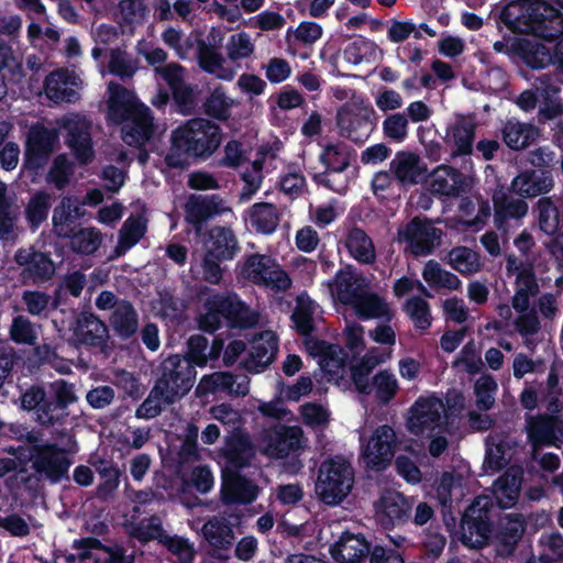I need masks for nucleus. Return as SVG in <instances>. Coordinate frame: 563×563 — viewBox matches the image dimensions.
I'll use <instances>...</instances> for the list:
<instances>
[{
    "label": "nucleus",
    "mask_w": 563,
    "mask_h": 563,
    "mask_svg": "<svg viewBox=\"0 0 563 563\" xmlns=\"http://www.w3.org/2000/svg\"><path fill=\"white\" fill-rule=\"evenodd\" d=\"M356 156V151L342 141L327 143L318 157L324 169L312 175L313 183L333 192L343 194L349 184L345 172Z\"/></svg>",
    "instance_id": "39448f33"
},
{
    "label": "nucleus",
    "mask_w": 563,
    "mask_h": 563,
    "mask_svg": "<svg viewBox=\"0 0 563 563\" xmlns=\"http://www.w3.org/2000/svg\"><path fill=\"white\" fill-rule=\"evenodd\" d=\"M377 113L373 107H342L336 114V125L342 137L363 144L376 126Z\"/></svg>",
    "instance_id": "4468645a"
},
{
    "label": "nucleus",
    "mask_w": 563,
    "mask_h": 563,
    "mask_svg": "<svg viewBox=\"0 0 563 563\" xmlns=\"http://www.w3.org/2000/svg\"><path fill=\"white\" fill-rule=\"evenodd\" d=\"M563 44V40L558 42L554 53L542 43L528 38H515V46L512 52L517 56L516 59L521 60L527 67L531 69H543L554 60L559 66L558 47ZM562 69V67H560Z\"/></svg>",
    "instance_id": "cd10ccee"
},
{
    "label": "nucleus",
    "mask_w": 563,
    "mask_h": 563,
    "mask_svg": "<svg viewBox=\"0 0 563 563\" xmlns=\"http://www.w3.org/2000/svg\"><path fill=\"white\" fill-rule=\"evenodd\" d=\"M10 339L16 344L33 345L37 340V334L32 322L26 317L19 314L12 320Z\"/></svg>",
    "instance_id": "338daca9"
},
{
    "label": "nucleus",
    "mask_w": 563,
    "mask_h": 563,
    "mask_svg": "<svg viewBox=\"0 0 563 563\" xmlns=\"http://www.w3.org/2000/svg\"><path fill=\"white\" fill-rule=\"evenodd\" d=\"M206 247L209 253L224 260H233L240 250L238 239L230 228L213 227L207 233Z\"/></svg>",
    "instance_id": "79ce46f5"
},
{
    "label": "nucleus",
    "mask_w": 563,
    "mask_h": 563,
    "mask_svg": "<svg viewBox=\"0 0 563 563\" xmlns=\"http://www.w3.org/2000/svg\"><path fill=\"white\" fill-rule=\"evenodd\" d=\"M63 126L67 130L66 144L78 164H90L95 158V151L89 128L77 120H67Z\"/></svg>",
    "instance_id": "2f4dec72"
},
{
    "label": "nucleus",
    "mask_w": 563,
    "mask_h": 563,
    "mask_svg": "<svg viewBox=\"0 0 563 563\" xmlns=\"http://www.w3.org/2000/svg\"><path fill=\"white\" fill-rule=\"evenodd\" d=\"M496 10L497 7L490 14L499 31L503 26L512 33L526 31L549 42L563 34V13L545 0L510 1L498 12Z\"/></svg>",
    "instance_id": "f257e3e1"
},
{
    "label": "nucleus",
    "mask_w": 563,
    "mask_h": 563,
    "mask_svg": "<svg viewBox=\"0 0 563 563\" xmlns=\"http://www.w3.org/2000/svg\"><path fill=\"white\" fill-rule=\"evenodd\" d=\"M390 550L373 545L363 533L346 529L330 545L329 552L336 563H388Z\"/></svg>",
    "instance_id": "0eeeda50"
},
{
    "label": "nucleus",
    "mask_w": 563,
    "mask_h": 563,
    "mask_svg": "<svg viewBox=\"0 0 563 563\" xmlns=\"http://www.w3.org/2000/svg\"><path fill=\"white\" fill-rule=\"evenodd\" d=\"M526 531V521L521 515H509L498 531V542L505 552L512 553Z\"/></svg>",
    "instance_id": "603ef678"
},
{
    "label": "nucleus",
    "mask_w": 563,
    "mask_h": 563,
    "mask_svg": "<svg viewBox=\"0 0 563 563\" xmlns=\"http://www.w3.org/2000/svg\"><path fill=\"white\" fill-rule=\"evenodd\" d=\"M30 461L35 478L51 484L68 479L69 467L73 464L68 452L56 443L32 445Z\"/></svg>",
    "instance_id": "9d476101"
},
{
    "label": "nucleus",
    "mask_w": 563,
    "mask_h": 563,
    "mask_svg": "<svg viewBox=\"0 0 563 563\" xmlns=\"http://www.w3.org/2000/svg\"><path fill=\"white\" fill-rule=\"evenodd\" d=\"M198 328L214 333L224 324L229 329L246 330L257 323V314L234 291H213L202 303Z\"/></svg>",
    "instance_id": "7ed1b4c3"
},
{
    "label": "nucleus",
    "mask_w": 563,
    "mask_h": 563,
    "mask_svg": "<svg viewBox=\"0 0 563 563\" xmlns=\"http://www.w3.org/2000/svg\"><path fill=\"white\" fill-rule=\"evenodd\" d=\"M202 534L214 550H229L234 539L233 530L225 518L212 517L202 526Z\"/></svg>",
    "instance_id": "49530a36"
},
{
    "label": "nucleus",
    "mask_w": 563,
    "mask_h": 563,
    "mask_svg": "<svg viewBox=\"0 0 563 563\" xmlns=\"http://www.w3.org/2000/svg\"><path fill=\"white\" fill-rule=\"evenodd\" d=\"M222 128L208 119L194 118L177 126L170 136L165 163L170 168H187L190 162H206L221 146Z\"/></svg>",
    "instance_id": "f03ea898"
},
{
    "label": "nucleus",
    "mask_w": 563,
    "mask_h": 563,
    "mask_svg": "<svg viewBox=\"0 0 563 563\" xmlns=\"http://www.w3.org/2000/svg\"><path fill=\"white\" fill-rule=\"evenodd\" d=\"M122 140L129 146L141 147L154 134V118L151 109L145 106L131 119L122 123Z\"/></svg>",
    "instance_id": "72a5a7b5"
},
{
    "label": "nucleus",
    "mask_w": 563,
    "mask_h": 563,
    "mask_svg": "<svg viewBox=\"0 0 563 563\" xmlns=\"http://www.w3.org/2000/svg\"><path fill=\"white\" fill-rule=\"evenodd\" d=\"M73 174V162L68 159L66 154H58L53 159L46 179L49 184H53L56 189L63 190L68 186Z\"/></svg>",
    "instance_id": "bf43d9fd"
},
{
    "label": "nucleus",
    "mask_w": 563,
    "mask_h": 563,
    "mask_svg": "<svg viewBox=\"0 0 563 563\" xmlns=\"http://www.w3.org/2000/svg\"><path fill=\"white\" fill-rule=\"evenodd\" d=\"M246 212L251 228L258 234H273L280 221L277 207L271 202H256Z\"/></svg>",
    "instance_id": "ea45409f"
},
{
    "label": "nucleus",
    "mask_w": 563,
    "mask_h": 563,
    "mask_svg": "<svg viewBox=\"0 0 563 563\" xmlns=\"http://www.w3.org/2000/svg\"><path fill=\"white\" fill-rule=\"evenodd\" d=\"M177 475L180 479L177 493L179 495H187L195 489L199 494L209 493L214 484L213 474L208 465H198L186 473L183 467H179Z\"/></svg>",
    "instance_id": "37998d69"
},
{
    "label": "nucleus",
    "mask_w": 563,
    "mask_h": 563,
    "mask_svg": "<svg viewBox=\"0 0 563 563\" xmlns=\"http://www.w3.org/2000/svg\"><path fill=\"white\" fill-rule=\"evenodd\" d=\"M528 440L534 449L560 446L563 440V419L555 415L539 413L527 419Z\"/></svg>",
    "instance_id": "aec40b11"
},
{
    "label": "nucleus",
    "mask_w": 563,
    "mask_h": 563,
    "mask_svg": "<svg viewBox=\"0 0 563 563\" xmlns=\"http://www.w3.org/2000/svg\"><path fill=\"white\" fill-rule=\"evenodd\" d=\"M474 140L475 125L462 119L448 129L445 142L451 147V155L456 157L472 154Z\"/></svg>",
    "instance_id": "c03bdc74"
},
{
    "label": "nucleus",
    "mask_w": 563,
    "mask_h": 563,
    "mask_svg": "<svg viewBox=\"0 0 563 563\" xmlns=\"http://www.w3.org/2000/svg\"><path fill=\"white\" fill-rule=\"evenodd\" d=\"M51 208L52 195L47 191L38 190L31 196L25 207V219L33 231L47 220Z\"/></svg>",
    "instance_id": "8fccbe9b"
},
{
    "label": "nucleus",
    "mask_w": 563,
    "mask_h": 563,
    "mask_svg": "<svg viewBox=\"0 0 563 563\" xmlns=\"http://www.w3.org/2000/svg\"><path fill=\"white\" fill-rule=\"evenodd\" d=\"M539 228L547 234H553L559 229V210L549 197H542L537 203Z\"/></svg>",
    "instance_id": "680f3d73"
},
{
    "label": "nucleus",
    "mask_w": 563,
    "mask_h": 563,
    "mask_svg": "<svg viewBox=\"0 0 563 563\" xmlns=\"http://www.w3.org/2000/svg\"><path fill=\"white\" fill-rule=\"evenodd\" d=\"M250 391V379L246 375H233L230 372H214L203 375L197 386L199 395L227 394L246 396Z\"/></svg>",
    "instance_id": "393cba45"
},
{
    "label": "nucleus",
    "mask_w": 563,
    "mask_h": 563,
    "mask_svg": "<svg viewBox=\"0 0 563 563\" xmlns=\"http://www.w3.org/2000/svg\"><path fill=\"white\" fill-rule=\"evenodd\" d=\"M101 482L98 484L96 494L99 499H108L119 487L121 471L110 462H101L97 468Z\"/></svg>",
    "instance_id": "4d7b16f0"
},
{
    "label": "nucleus",
    "mask_w": 563,
    "mask_h": 563,
    "mask_svg": "<svg viewBox=\"0 0 563 563\" xmlns=\"http://www.w3.org/2000/svg\"><path fill=\"white\" fill-rule=\"evenodd\" d=\"M492 501L478 497L463 512L460 521L461 543L468 549H482L489 543L493 531Z\"/></svg>",
    "instance_id": "1a4fd4ad"
},
{
    "label": "nucleus",
    "mask_w": 563,
    "mask_h": 563,
    "mask_svg": "<svg viewBox=\"0 0 563 563\" xmlns=\"http://www.w3.org/2000/svg\"><path fill=\"white\" fill-rule=\"evenodd\" d=\"M136 69V64L132 60L125 51L120 48L111 49L109 71L112 75L122 79L130 78L135 74Z\"/></svg>",
    "instance_id": "774afa93"
},
{
    "label": "nucleus",
    "mask_w": 563,
    "mask_h": 563,
    "mask_svg": "<svg viewBox=\"0 0 563 563\" xmlns=\"http://www.w3.org/2000/svg\"><path fill=\"white\" fill-rule=\"evenodd\" d=\"M154 394L174 404L186 396L196 380V368L179 354L169 355L158 365Z\"/></svg>",
    "instance_id": "423d86ee"
},
{
    "label": "nucleus",
    "mask_w": 563,
    "mask_h": 563,
    "mask_svg": "<svg viewBox=\"0 0 563 563\" xmlns=\"http://www.w3.org/2000/svg\"><path fill=\"white\" fill-rule=\"evenodd\" d=\"M231 211L224 199L218 195H190L184 206L185 221L201 235L209 220Z\"/></svg>",
    "instance_id": "2eb2a0df"
},
{
    "label": "nucleus",
    "mask_w": 563,
    "mask_h": 563,
    "mask_svg": "<svg viewBox=\"0 0 563 563\" xmlns=\"http://www.w3.org/2000/svg\"><path fill=\"white\" fill-rule=\"evenodd\" d=\"M322 33V26L313 21H302L296 29L289 27L285 37L287 52L296 55L297 43L311 46L321 38Z\"/></svg>",
    "instance_id": "de8ad7c7"
},
{
    "label": "nucleus",
    "mask_w": 563,
    "mask_h": 563,
    "mask_svg": "<svg viewBox=\"0 0 563 563\" xmlns=\"http://www.w3.org/2000/svg\"><path fill=\"white\" fill-rule=\"evenodd\" d=\"M66 239L69 240V249L78 255H92L102 243L100 230L92 227L79 228Z\"/></svg>",
    "instance_id": "09e8293b"
},
{
    "label": "nucleus",
    "mask_w": 563,
    "mask_h": 563,
    "mask_svg": "<svg viewBox=\"0 0 563 563\" xmlns=\"http://www.w3.org/2000/svg\"><path fill=\"white\" fill-rule=\"evenodd\" d=\"M554 185L551 169L534 168L523 169L510 183L512 192L523 199L547 195L554 188Z\"/></svg>",
    "instance_id": "b1692460"
},
{
    "label": "nucleus",
    "mask_w": 563,
    "mask_h": 563,
    "mask_svg": "<svg viewBox=\"0 0 563 563\" xmlns=\"http://www.w3.org/2000/svg\"><path fill=\"white\" fill-rule=\"evenodd\" d=\"M340 243L346 249L349 255L363 265L374 264L376 250L372 238L357 225L344 230Z\"/></svg>",
    "instance_id": "473e14b6"
},
{
    "label": "nucleus",
    "mask_w": 563,
    "mask_h": 563,
    "mask_svg": "<svg viewBox=\"0 0 563 563\" xmlns=\"http://www.w3.org/2000/svg\"><path fill=\"white\" fill-rule=\"evenodd\" d=\"M396 443L394 429L388 424L379 426L363 451L366 466L377 472L385 470L395 455Z\"/></svg>",
    "instance_id": "a211bd4d"
},
{
    "label": "nucleus",
    "mask_w": 563,
    "mask_h": 563,
    "mask_svg": "<svg viewBox=\"0 0 563 563\" xmlns=\"http://www.w3.org/2000/svg\"><path fill=\"white\" fill-rule=\"evenodd\" d=\"M376 512L385 529L402 526L411 519L412 501L398 492L383 494L376 504Z\"/></svg>",
    "instance_id": "4be33fe9"
},
{
    "label": "nucleus",
    "mask_w": 563,
    "mask_h": 563,
    "mask_svg": "<svg viewBox=\"0 0 563 563\" xmlns=\"http://www.w3.org/2000/svg\"><path fill=\"white\" fill-rule=\"evenodd\" d=\"M352 486L353 471L346 461L330 459L322 462L316 483V492L322 503L329 506L340 504L351 492Z\"/></svg>",
    "instance_id": "6e6552de"
},
{
    "label": "nucleus",
    "mask_w": 563,
    "mask_h": 563,
    "mask_svg": "<svg viewBox=\"0 0 563 563\" xmlns=\"http://www.w3.org/2000/svg\"><path fill=\"white\" fill-rule=\"evenodd\" d=\"M443 231L428 218L413 217L402 230L399 239L406 242V252L413 257L428 256L441 245Z\"/></svg>",
    "instance_id": "ddd939ff"
},
{
    "label": "nucleus",
    "mask_w": 563,
    "mask_h": 563,
    "mask_svg": "<svg viewBox=\"0 0 563 563\" xmlns=\"http://www.w3.org/2000/svg\"><path fill=\"white\" fill-rule=\"evenodd\" d=\"M135 95L125 87L117 86L110 93L108 101V120L113 124H122L144 108Z\"/></svg>",
    "instance_id": "f704fd0d"
},
{
    "label": "nucleus",
    "mask_w": 563,
    "mask_h": 563,
    "mask_svg": "<svg viewBox=\"0 0 563 563\" xmlns=\"http://www.w3.org/2000/svg\"><path fill=\"white\" fill-rule=\"evenodd\" d=\"M302 437V429L298 426L277 424L266 434V453L274 459L287 457L300 448Z\"/></svg>",
    "instance_id": "c85d7f7f"
},
{
    "label": "nucleus",
    "mask_w": 563,
    "mask_h": 563,
    "mask_svg": "<svg viewBox=\"0 0 563 563\" xmlns=\"http://www.w3.org/2000/svg\"><path fill=\"white\" fill-rule=\"evenodd\" d=\"M510 186L497 185L492 201L494 205V224L503 234L509 231V220H520L528 213V203L523 198H512Z\"/></svg>",
    "instance_id": "f3484780"
},
{
    "label": "nucleus",
    "mask_w": 563,
    "mask_h": 563,
    "mask_svg": "<svg viewBox=\"0 0 563 563\" xmlns=\"http://www.w3.org/2000/svg\"><path fill=\"white\" fill-rule=\"evenodd\" d=\"M74 338L81 345L103 349L109 338L108 328L96 314L85 312L77 320Z\"/></svg>",
    "instance_id": "c9c22d12"
},
{
    "label": "nucleus",
    "mask_w": 563,
    "mask_h": 563,
    "mask_svg": "<svg viewBox=\"0 0 563 563\" xmlns=\"http://www.w3.org/2000/svg\"><path fill=\"white\" fill-rule=\"evenodd\" d=\"M74 385L65 379H57L48 388L32 385L21 395L23 409L34 411L41 426L63 424L68 417V407L76 402Z\"/></svg>",
    "instance_id": "20e7f679"
},
{
    "label": "nucleus",
    "mask_w": 563,
    "mask_h": 563,
    "mask_svg": "<svg viewBox=\"0 0 563 563\" xmlns=\"http://www.w3.org/2000/svg\"><path fill=\"white\" fill-rule=\"evenodd\" d=\"M360 320L380 319L389 323L394 319V311L384 297L365 289L357 295L350 305Z\"/></svg>",
    "instance_id": "e433bc0d"
},
{
    "label": "nucleus",
    "mask_w": 563,
    "mask_h": 563,
    "mask_svg": "<svg viewBox=\"0 0 563 563\" xmlns=\"http://www.w3.org/2000/svg\"><path fill=\"white\" fill-rule=\"evenodd\" d=\"M73 547L81 550L78 554L80 561L91 560L92 563H135L134 553L126 554V550L122 545H106L93 537L75 540Z\"/></svg>",
    "instance_id": "412c9836"
},
{
    "label": "nucleus",
    "mask_w": 563,
    "mask_h": 563,
    "mask_svg": "<svg viewBox=\"0 0 563 563\" xmlns=\"http://www.w3.org/2000/svg\"><path fill=\"white\" fill-rule=\"evenodd\" d=\"M242 276L257 286L275 291H287L292 280L288 273L271 255L253 253L245 257L241 267Z\"/></svg>",
    "instance_id": "9b49d317"
},
{
    "label": "nucleus",
    "mask_w": 563,
    "mask_h": 563,
    "mask_svg": "<svg viewBox=\"0 0 563 563\" xmlns=\"http://www.w3.org/2000/svg\"><path fill=\"white\" fill-rule=\"evenodd\" d=\"M465 176L450 165L438 166L430 175L428 189L438 197H459L465 191Z\"/></svg>",
    "instance_id": "7c9ffc66"
},
{
    "label": "nucleus",
    "mask_w": 563,
    "mask_h": 563,
    "mask_svg": "<svg viewBox=\"0 0 563 563\" xmlns=\"http://www.w3.org/2000/svg\"><path fill=\"white\" fill-rule=\"evenodd\" d=\"M377 364L373 357L365 355L351 366V379L360 394H372L373 387L368 376Z\"/></svg>",
    "instance_id": "052dcab7"
},
{
    "label": "nucleus",
    "mask_w": 563,
    "mask_h": 563,
    "mask_svg": "<svg viewBox=\"0 0 563 563\" xmlns=\"http://www.w3.org/2000/svg\"><path fill=\"white\" fill-rule=\"evenodd\" d=\"M258 494L260 487L240 472L222 473L220 499L223 505H250Z\"/></svg>",
    "instance_id": "5701e85b"
},
{
    "label": "nucleus",
    "mask_w": 563,
    "mask_h": 563,
    "mask_svg": "<svg viewBox=\"0 0 563 563\" xmlns=\"http://www.w3.org/2000/svg\"><path fill=\"white\" fill-rule=\"evenodd\" d=\"M394 178L402 186L421 183L428 173L427 165L420 156L409 151H398L389 163Z\"/></svg>",
    "instance_id": "c756f323"
},
{
    "label": "nucleus",
    "mask_w": 563,
    "mask_h": 563,
    "mask_svg": "<svg viewBox=\"0 0 563 563\" xmlns=\"http://www.w3.org/2000/svg\"><path fill=\"white\" fill-rule=\"evenodd\" d=\"M233 100L225 95L222 87H217L203 102L205 113L216 120L227 121L231 115Z\"/></svg>",
    "instance_id": "5fc2aeb1"
},
{
    "label": "nucleus",
    "mask_w": 563,
    "mask_h": 563,
    "mask_svg": "<svg viewBox=\"0 0 563 563\" xmlns=\"http://www.w3.org/2000/svg\"><path fill=\"white\" fill-rule=\"evenodd\" d=\"M224 461L222 473L241 472L250 466L255 455L254 445L246 432H231L225 437L224 445L220 450Z\"/></svg>",
    "instance_id": "6ab92c4d"
},
{
    "label": "nucleus",
    "mask_w": 563,
    "mask_h": 563,
    "mask_svg": "<svg viewBox=\"0 0 563 563\" xmlns=\"http://www.w3.org/2000/svg\"><path fill=\"white\" fill-rule=\"evenodd\" d=\"M361 280L362 278L356 275L353 266L347 265L345 268L336 272L329 286L341 303L350 306L357 295L364 290V286L360 283Z\"/></svg>",
    "instance_id": "58836bf2"
},
{
    "label": "nucleus",
    "mask_w": 563,
    "mask_h": 563,
    "mask_svg": "<svg viewBox=\"0 0 563 563\" xmlns=\"http://www.w3.org/2000/svg\"><path fill=\"white\" fill-rule=\"evenodd\" d=\"M109 321L115 334L122 340L134 336L139 331V314L132 302L126 299H121L115 310H112Z\"/></svg>",
    "instance_id": "a19ab883"
},
{
    "label": "nucleus",
    "mask_w": 563,
    "mask_h": 563,
    "mask_svg": "<svg viewBox=\"0 0 563 563\" xmlns=\"http://www.w3.org/2000/svg\"><path fill=\"white\" fill-rule=\"evenodd\" d=\"M504 143L514 151L529 147L539 137V129L532 123L508 119L501 129Z\"/></svg>",
    "instance_id": "4c0bfd02"
},
{
    "label": "nucleus",
    "mask_w": 563,
    "mask_h": 563,
    "mask_svg": "<svg viewBox=\"0 0 563 563\" xmlns=\"http://www.w3.org/2000/svg\"><path fill=\"white\" fill-rule=\"evenodd\" d=\"M161 544L173 555H176L177 561L175 563H194L196 551L188 539L166 534L164 539L161 540Z\"/></svg>",
    "instance_id": "e2e57ef3"
},
{
    "label": "nucleus",
    "mask_w": 563,
    "mask_h": 563,
    "mask_svg": "<svg viewBox=\"0 0 563 563\" xmlns=\"http://www.w3.org/2000/svg\"><path fill=\"white\" fill-rule=\"evenodd\" d=\"M378 46L371 40L357 35L343 49L344 59L352 65H360L363 62L375 60Z\"/></svg>",
    "instance_id": "3c124183"
},
{
    "label": "nucleus",
    "mask_w": 563,
    "mask_h": 563,
    "mask_svg": "<svg viewBox=\"0 0 563 563\" xmlns=\"http://www.w3.org/2000/svg\"><path fill=\"white\" fill-rule=\"evenodd\" d=\"M402 310L412 321L416 329L426 331L432 324L430 303L421 296H412L406 300Z\"/></svg>",
    "instance_id": "864d4df0"
},
{
    "label": "nucleus",
    "mask_w": 563,
    "mask_h": 563,
    "mask_svg": "<svg viewBox=\"0 0 563 563\" xmlns=\"http://www.w3.org/2000/svg\"><path fill=\"white\" fill-rule=\"evenodd\" d=\"M449 264L463 275H470L479 269L477 254L466 246L453 247L449 254Z\"/></svg>",
    "instance_id": "6e6d98bb"
},
{
    "label": "nucleus",
    "mask_w": 563,
    "mask_h": 563,
    "mask_svg": "<svg viewBox=\"0 0 563 563\" xmlns=\"http://www.w3.org/2000/svg\"><path fill=\"white\" fill-rule=\"evenodd\" d=\"M146 219L137 216H130L119 231L118 244L114 247V257L124 255L130 249L136 245L147 230Z\"/></svg>",
    "instance_id": "a18cd8bd"
},
{
    "label": "nucleus",
    "mask_w": 563,
    "mask_h": 563,
    "mask_svg": "<svg viewBox=\"0 0 563 563\" xmlns=\"http://www.w3.org/2000/svg\"><path fill=\"white\" fill-rule=\"evenodd\" d=\"M373 390H375L376 400L382 405L389 404L399 389L395 375L388 371H379L372 380Z\"/></svg>",
    "instance_id": "13d9d810"
},
{
    "label": "nucleus",
    "mask_w": 563,
    "mask_h": 563,
    "mask_svg": "<svg viewBox=\"0 0 563 563\" xmlns=\"http://www.w3.org/2000/svg\"><path fill=\"white\" fill-rule=\"evenodd\" d=\"M166 534L159 517L155 515L151 516L146 521H141L132 531V536L142 543L152 540H157L161 543V540H163Z\"/></svg>",
    "instance_id": "0e129e2a"
},
{
    "label": "nucleus",
    "mask_w": 563,
    "mask_h": 563,
    "mask_svg": "<svg viewBox=\"0 0 563 563\" xmlns=\"http://www.w3.org/2000/svg\"><path fill=\"white\" fill-rule=\"evenodd\" d=\"M58 137L55 128H47L40 122L32 124L26 134L23 168L38 175L47 165Z\"/></svg>",
    "instance_id": "f8f14e48"
},
{
    "label": "nucleus",
    "mask_w": 563,
    "mask_h": 563,
    "mask_svg": "<svg viewBox=\"0 0 563 563\" xmlns=\"http://www.w3.org/2000/svg\"><path fill=\"white\" fill-rule=\"evenodd\" d=\"M85 216V209L74 196H65L53 209V232L60 239H66L80 228V220Z\"/></svg>",
    "instance_id": "bb28decb"
},
{
    "label": "nucleus",
    "mask_w": 563,
    "mask_h": 563,
    "mask_svg": "<svg viewBox=\"0 0 563 563\" xmlns=\"http://www.w3.org/2000/svg\"><path fill=\"white\" fill-rule=\"evenodd\" d=\"M383 133L395 143H402L408 136V119L404 113H394L385 118Z\"/></svg>",
    "instance_id": "69168bd1"
},
{
    "label": "nucleus",
    "mask_w": 563,
    "mask_h": 563,
    "mask_svg": "<svg viewBox=\"0 0 563 563\" xmlns=\"http://www.w3.org/2000/svg\"><path fill=\"white\" fill-rule=\"evenodd\" d=\"M15 263L23 267L22 275L33 283H45L55 274V264L48 253L36 251L34 247L19 249L14 255Z\"/></svg>",
    "instance_id": "a878e982"
},
{
    "label": "nucleus",
    "mask_w": 563,
    "mask_h": 563,
    "mask_svg": "<svg viewBox=\"0 0 563 563\" xmlns=\"http://www.w3.org/2000/svg\"><path fill=\"white\" fill-rule=\"evenodd\" d=\"M443 404L435 396H420L409 408L406 427L411 434L422 435L435 430L441 422Z\"/></svg>",
    "instance_id": "dca6fc26"
}]
</instances>
